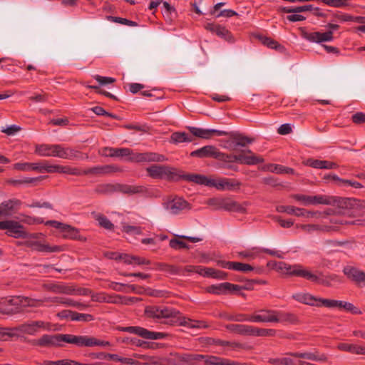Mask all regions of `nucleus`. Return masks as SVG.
<instances>
[{
	"label": "nucleus",
	"instance_id": "obj_23",
	"mask_svg": "<svg viewBox=\"0 0 365 365\" xmlns=\"http://www.w3.org/2000/svg\"><path fill=\"white\" fill-rule=\"evenodd\" d=\"M63 334H58L54 335L44 334L35 342V344L41 346H58L63 342Z\"/></svg>",
	"mask_w": 365,
	"mask_h": 365
},
{
	"label": "nucleus",
	"instance_id": "obj_39",
	"mask_svg": "<svg viewBox=\"0 0 365 365\" xmlns=\"http://www.w3.org/2000/svg\"><path fill=\"white\" fill-rule=\"evenodd\" d=\"M235 155H227L223 153H221L218 151L217 155L215 159H217L220 160L221 162L224 163V165H222V168H230L233 169L234 170H237V168L236 167H234L231 165H229L228 163H235Z\"/></svg>",
	"mask_w": 365,
	"mask_h": 365
},
{
	"label": "nucleus",
	"instance_id": "obj_30",
	"mask_svg": "<svg viewBox=\"0 0 365 365\" xmlns=\"http://www.w3.org/2000/svg\"><path fill=\"white\" fill-rule=\"evenodd\" d=\"M42 163H18L14 165V168L21 171L35 170L42 173Z\"/></svg>",
	"mask_w": 365,
	"mask_h": 365
},
{
	"label": "nucleus",
	"instance_id": "obj_22",
	"mask_svg": "<svg viewBox=\"0 0 365 365\" xmlns=\"http://www.w3.org/2000/svg\"><path fill=\"white\" fill-rule=\"evenodd\" d=\"M40 301L39 306L42 303H49L51 304H61L68 307H78V308H84L86 306L77 302L69 298L59 297H44L43 299H38Z\"/></svg>",
	"mask_w": 365,
	"mask_h": 365
},
{
	"label": "nucleus",
	"instance_id": "obj_48",
	"mask_svg": "<svg viewBox=\"0 0 365 365\" xmlns=\"http://www.w3.org/2000/svg\"><path fill=\"white\" fill-rule=\"evenodd\" d=\"M94 217L98 222L100 226L106 230H113L114 227L113 224L104 215L101 214H95Z\"/></svg>",
	"mask_w": 365,
	"mask_h": 365
},
{
	"label": "nucleus",
	"instance_id": "obj_21",
	"mask_svg": "<svg viewBox=\"0 0 365 365\" xmlns=\"http://www.w3.org/2000/svg\"><path fill=\"white\" fill-rule=\"evenodd\" d=\"M235 162L245 165H257L264 162V159L255 155L250 150H242L240 154L235 155Z\"/></svg>",
	"mask_w": 365,
	"mask_h": 365
},
{
	"label": "nucleus",
	"instance_id": "obj_7",
	"mask_svg": "<svg viewBox=\"0 0 365 365\" xmlns=\"http://www.w3.org/2000/svg\"><path fill=\"white\" fill-rule=\"evenodd\" d=\"M327 27L329 29L326 32L302 31V36L307 41L322 43L323 42H331L334 39V31L339 29V26L334 24H328Z\"/></svg>",
	"mask_w": 365,
	"mask_h": 365
},
{
	"label": "nucleus",
	"instance_id": "obj_26",
	"mask_svg": "<svg viewBox=\"0 0 365 365\" xmlns=\"http://www.w3.org/2000/svg\"><path fill=\"white\" fill-rule=\"evenodd\" d=\"M120 295L118 294H109L106 292H98L91 294V300L99 303H109L114 304H119Z\"/></svg>",
	"mask_w": 365,
	"mask_h": 365
},
{
	"label": "nucleus",
	"instance_id": "obj_60",
	"mask_svg": "<svg viewBox=\"0 0 365 365\" xmlns=\"http://www.w3.org/2000/svg\"><path fill=\"white\" fill-rule=\"evenodd\" d=\"M60 168L61 165H50L46 162H43L42 163V173L45 171L48 173H60Z\"/></svg>",
	"mask_w": 365,
	"mask_h": 365
},
{
	"label": "nucleus",
	"instance_id": "obj_20",
	"mask_svg": "<svg viewBox=\"0 0 365 365\" xmlns=\"http://www.w3.org/2000/svg\"><path fill=\"white\" fill-rule=\"evenodd\" d=\"M188 130L194 136L202 139H210L213 135L223 136L228 134L227 132L224 130H219L216 129H205L192 126L188 127Z\"/></svg>",
	"mask_w": 365,
	"mask_h": 365
},
{
	"label": "nucleus",
	"instance_id": "obj_51",
	"mask_svg": "<svg viewBox=\"0 0 365 365\" xmlns=\"http://www.w3.org/2000/svg\"><path fill=\"white\" fill-rule=\"evenodd\" d=\"M339 309H344L354 314L359 313L358 309L351 303L336 300V307Z\"/></svg>",
	"mask_w": 365,
	"mask_h": 365
},
{
	"label": "nucleus",
	"instance_id": "obj_32",
	"mask_svg": "<svg viewBox=\"0 0 365 365\" xmlns=\"http://www.w3.org/2000/svg\"><path fill=\"white\" fill-rule=\"evenodd\" d=\"M102 155L110 157H130L131 150L129 148H106Z\"/></svg>",
	"mask_w": 365,
	"mask_h": 365
},
{
	"label": "nucleus",
	"instance_id": "obj_5",
	"mask_svg": "<svg viewBox=\"0 0 365 365\" xmlns=\"http://www.w3.org/2000/svg\"><path fill=\"white\" fill-rule=\"evenodd\" d=\"M148 175L154 179L178 180L181 179V172L173 167L163 165H152L146 168Z\"/></svg>",
	"mask_w": 365,
	"mask_h": 365
},
{
	"label": "nucleus",
	"instance_id": "obj_62",
	"mask_svg": "<svg viewBox=\"0 0 365 365\" xmlns=\"http://www.w3.org/2000/svg\"><path fill=\"white\" fill-rule=\"evenodd\" d=\"M127 290L125 289V293L133 292L138 294H143L145 293V288L135 284H127Z\"/></svg>",
	"mask_w": 365,
	"mask_h": 365
},
{
	"label": "nucleus",
	"instance_id": "obj_17",
	"mask_svg": "<svg viewBox=\"0 0 365 365\" xmlns=\"http://www.w3.org/2000/svg\"><path fill=\"white\" fill-rule=\"evenodd\" d=\"M243 287L231 284L230 282H223L218 284H213L207 288V292L214 294H225L240 291Z\"/></svg>",
	"mask_w": 365,
	"mask_h": 365
},
{
	"label": "nucleus",
	"instance_id": "obj_61",
	"mask_svg": "<svg viewBox=\"0 0 365 365\" xmlns=\"http://www.w3.org/2000/svg\"><path fill=\"white\" fill-rule=\"evenodd\" d=\"M108 19L110 20L113 22L115 23H120L123 25L130 26H137V24L135 21L120 18V17H115V16H108Z\"/></svg>",
	"mask_w": 365,
	"mask_h": 365
},
{
	"label": "nucleus",
	"instance_id": "obj_1",
	"mask_svg": "<svg viewBox=\"0 0 365 365\" xmlns=\"http://www.w3.org/2000/svg\"><path fill=\"white\" fill-rule=\"evenodd\" d=\"M145 313L148 317L165 324H180L188 328H203L206 327L203 322L181 317L180 312L171 307L149 306L145 308Z\"/></svg>",
	"mask_w": 365,
	"mask_h": 365
},
{
	"label": "nucleus",
	"instance_id": "obj_58",
	"mask_svg": "<svg viewBox=\"0 0 365 365\" xmlns=\"http://www.w3.org/2000/svg\"><path fill=\"white\" fill-rule=\"evenodd\" d=\"M229 205L227 206V211L237 212L244 213L246 211L245 207L242 205L239 204L237 202L229 199Z\"/></svg>",
	"mask_w": 365,
	"mask_h": 365
},
{
	"label": "nucleus",
	"instance_id": "obj_57",
	"mask_svg": "<svg viewBox=\"0 0 365 365\" xmlns=\"http://www.w3.org/2000/svg\"><path fill=\"white\" fill-rule=\"evenodd\" d=\"M60 173L79 176L82 175V170L68 165H61Z\"/></svg>",
	"mask_w": 365,
	"mask_h": 365
},
{
	"label": "nucleus",
	"instance_id": "obj_50",
	"mask_svg": "<svg viewBox=\"0 0 365 365\" xmlns=\"http://www.w3.org/2000/svg\"><path fill=\"white\" fill-rule=\"evenodd\" d=\"M255 268L249 264L233 262L232 266L231 267V270L242 272H248L253 271Z\"/></svg>",
	"mask_w": 365,
	"mask_h": 365
},
{
	"label": "nucleus",
	"instance_id": "obj_12",
	"mask_svg": "<svg viewBox=\"0 0 365 365\" xmlns=\"http://www.w3.org/2000/svg\"><path fill=\"white\" fill-rule=\"evenodd\" d=\"M165 209L172 215H178L184 210L191 209L190 205L183 198L175 197L163 203Z\"/></svg>",
	"mask_w": 365,
	"mask_h": 365
},
{
	"label": "nucleus",
	"instance_id": "obj_63",
	"mask_svg": "<svg viewBox=\"0 0 365 365\" xmlns=\"http://www.w3.org/2000/svg\"><path fill=\"white\" fill-rule=\"evenodd\" d=\"M317 302L319 304L317 307H325L328 308H335L336 307V300L317 298Z\"/></svg>",
	"mask_w": 365,
	"mask_h": 365
},
{
	"label": "nucleus",
	"instance_id": "obj_47",
	"mask_svg": "<svg viewBox=\"0 0 365 365\" xmlns=\"http://www.w3.org/2000/svg\"><path fill=\"white\" fill-rule=\"evenodd\" d=\"M215 34L229 42H233L234 41L232 34L225 26L217 25Z\"/></svg>",
	"mask_w": 365,
	"mask_h": 365
},
{
	"label": "nucleus",
	"instance_id": "obj_25",
	"mask_svg": "<svg viewBox=\"0 0 365 365\" xmlns=\"http://www.w3.org/2000/svg\"><path fill=\"white\" fill-rule=\"evenodd\" d=\"M289 354L296 358L305 359L316 362H324L327 360V356L324 354H322L318 351L294 352L290 353Z\"/></svg>",
	"mask_w": 365,
	"mask_h": 365
},
{
	"label": "nucleus",
	"instance_id": "obj_41",
	"mask_svg": "<svg viewBox=\"0 0 365 365\" xmlns=\"http://www.w3.org/2000/svg\"><path fill=\"white\" fill-rule=\"evenodd\" d=\"M19 334L16 333V327H0V341H8L13 337H17Z\"/></svg>",
	"mask_w": 365,
	"mask_h": 365
},
{
	"label": "nucleus",
	"instance_id": "obj_4",
	"mask_svg": "<svg viewBox=\"0 0 365 365\" xmlns=\"http://www.w3.org/2000/svg\"><path fill=\"white\" fill-rule=\"evenodd\" d=\"M274 269L282 274L289 277H298L313 282L319 281V277L301 264H289L284 262L275 264Z\"/></svg>",
	"mask_w": 365,
	"mask_h": 365
},
{
	"label": "nucleus",
	"instance_id": "obj_43",
	"mask_svg": "<svg viewBox=\"0 0 365 365\" xmlns=\"http://www.w3.org/2000/svg\"><path fill=\"white\" fill-rule=\"evenodd\" d=\"M61 233L64 238L82 240L80 238L78 230L66 224L63 226Z\"/></svg>",
	"mask_w": 365,
	"mask_h": 365
},
{
	"label": "nucleus",
	"instance_id": "obj_6",
	"mask_svg": "<svg viewBox=\"0 0 365 365\" xmlns=\"http://www.w3.org/2000/svg\"><path fill=\"white\" fill-rule=\"evenodd\" d=\"M63 342L75 344L77 346H108L110 345L108 341H104L93 336L86 335L63 334Z\"/></svg>",
	"mask_w": 365,
	"mask_h": 365
},
{
	"label": "nucleus",
	"instance_id": "obj_9",
	"mask_svg": "<svg viewBox=\"0 0 365 365\" xmlns=\"http://www.w3.org/2000/svg\"><path fill=\"white\" fill-rule=\"evenodd\" d=\"M15 327L17 334L19 332L29 335H35L41 329L46 331L51 329V323L42 320L29 321Z\"/></svg>",
	"mask_w": 365,
	"mask_h": 365
},
{
	"label": "nucleus",
	"instance_id": "obj_24",
	"mask_svg": "<svg viewBox=\"0 0 365 365\" xmlns=\"http://www.w3.org/2000/svg\"><path fill=\"white\" fill-rule=\"evenodd\" d=\"M21 205V202L17 199H11L2 202L0 204V217H10Z\"/></svg>",
	"mask_w": 365,
	"mask_h": 365
},
{
	"label": "nucleus",
	"instance_id": "obj_10",
	"mask_svg": "<svg viewBox=\"0 0 365 365\" xmlns=\"http://www.w3.org/2000/svg\"><path fill=\"white\" fill-rule=\"evenodd\" d=\"M292 197L304 206L312 205H329L331 202V198L326 195L311 196L302 194H294L292 195Z\"/></svg>",
	"mask_w": 365,
	"mask_h": 365
},
{
	"label": "nucleus",
	"instance_id": "obj_14",
	"mask_svg": "<svg viewBox=\"0 0 365 365\" xmlns=\"http://www.w3.org/2000/svg\"><path fill=\"white\" fill-rule=\"evenodd\" d=\"M123 331L137 334L147 339H161L166 336L164 333L151 331L140 327H126L123 328Z\"/></svg>",
	"mask_w": 365,
	"mask_h": 365
},
{
	"label": "nucleus",
	"instance_id": "obj_55",
	"mask_svg": "<svg viewBox=\"0 0 365 365\" xmlns=\"http://www.w3.org/2000/svg\"><path fill=\"white\" fill-rule=\"evenodd\" d=\"M330 222L333 224H334L335 225H333L334 227H336V230H337V228H338V226L337 225H363V222L364 221L361 220H353V221H347V220H341V219H337V218H331Z\"/></svg>",
	"mask_w": 365,
	"mask_h": 365
},
{
	"label": "nucleus",
	"instance_id": "obj_56",
	"mask_svg": "<svg viewBox=\"0 0 365 365\" xmlns=\"http://www.w3.org/2000/svg\"><path fill=\"white\" fill-rule=\"evenodd\" d=\"M268 361L273 365H295L289 357L271 358Z\"/></svg>",
	"mask_w": 365,
	"mask_h": 365
},
{
	"label": "nucleus",
	"instance_id": "obj_16",
	"mask_svg": "<svg viewBox=\"0 0 365 365\" xmlns=\"http://www.w3.org/2000/svg\"><path fill=\"white\" fill-rule=\"evenodd\" d=\"M343 272L344 274L358 287H365V272L351 266L345 267Z\"/></svg>",
	"mask_w": 365,
	"mask_h": 365
},
{
	"label": "nucleus",
	"instance_id": "obj_40",
	"mask_svg": "<svg viewBox=\"0 0 365 365\" xmlns=\"http://www.w3.org/2000/svg\"><path fill=\"white\" fill-rule=\"evenodd\" d=\"M117 190L124 193L133 195L137 193H141L145 191V187L143 186L130 185H117Z\"/></svg>",
	"mask_w": 365,
	"mask_h": 365
},
{
	"label": "nucleus",
	"instance_id": "obj_8",
	"mask_svg": "<svg viewBox=\"0 0 365 365\" xmlns=\"http://www.w3.org/2000/svg\"><path fill=\"white\" fill-rule=\"evenodd\" d=\"M42 236L41 233L33 234L27 236L28 239L24 242V245L32 250L41 252H60L63 250L61 246H51L48 244H44L38 240V237Z\"/></svg>",
	"mask_w": 365,
	"mask_h": 365
},
{
	"label": "nucleus",
	"instance_id": "obj_2",
	"mask_svg": "<svg viewBox=\"0 0 365 365\" xmlns=\"http://www.w3.org/2000/svg\"><path fill=\"white\" fill-rule=\"evenodd\" d=\"M35 153L41 157H54L66 160H83L88 156L80 151L61 144H39L35 146Z\"/></svg>",
	"mask_w": 365,
	"mask_h": 365
},
{
	"label": "nucleus",
	"instance_id": "obj_38",
	"mask_svg": "<svg viewBox=\"0 0 365 365\" xmlns=\"http://www.w3.org/2000/svg\"><path fill=\"white\" fill-rule=\"evenodd\" d=\"M123 262L127 264H132V265H143V264H150V261L148 259H146L145 258L140 257L135 255H130L128 254H125V255H123Z\"/></svg>",
	"mask_w": 365,
	"mask_h": 365
},
{
	"label": "nucleus",
	"instance_id": "obj_13",
	"mask_svg": "<svg viewBox=\"0 0 365 365\" xmlns=\"http://www.w3.org/2000/svg\"><path fill=\"white\" fill-rule=\"evenodd\" d=\"M129 159L135 163H143V162H164L167 160V158L165 155L158 154L156 153H133L131 152L130 157Z\"/></svg>",
	"mask_w": 365,
	"mask_h": 365
},
{
	"label": "nucleus",
	"instance_id": "obj_54",
	"mask_svg": "<svg viewBox=\"0 0 365 365\" xmlns=\"http://www.w3.org/2000/svg\"><path fill=\"white\" fill-rule=\"evenodd\" d=\"M105 359H112L117 361H120L121 363H124L126 364L133 365L135 364V361L130 358H124V357H120L117 354H107L106 355H104Z\"/></svg>",
	"mask_w": 365,
	"mask_h": 365
},
{
	"label": "nucleus",
	"instance_id": "obj_52",
	"mask_svg": "<svg viewBox=\"0 0 365 365\" xmlns=\"http://www.w3.org/2000/svg\"><path fill=\"white\" fill-rule=\"evenodd\" d=\"M117 189H118L117 185H111V184H104V185H98L96 188V192L97 193H100V194H108V193H111L114 191H116Z\"/></svg>",
	"mask_w": 365,
	"mask_h": 365
},
{
	"label": "nucleus",
	"instance_id": "obj_42",
	"mask_svg": "<svg viewBox=\"0 0 365 365\" xmlns=\"http://www.w3.org/2000/svg\"><path fill=\"white\" fill-rule=\"evenodd\" d=\"M228 329L232 331L243 334V335H250L251 336V333L252 331V326L245 325V324H231L229 325Z\"/></svg>",
	"mask_w": 365,
	"mask_h": 365
},
{
	"label": "nucleus",
	"instance_id": "obj_15",
	"mask_svg": "<svg viewBox=\"0 0 365 365\" xmlns=\"http://www.w3.org/2000/svg\"><path fill=\"white\" fill-rule=\"evenodd\" d=\"M262 252L267 253L272 256H277L281 257V255L277 253V251L272 250L266 248H260L257 247H252L245 250H242L237 252L238 257L246 259L247 260H253L256 259Z\"/></svg>",
	"mask_w": 365,
	"mask_h": 365
},
{
	"label": "nucleus",
	"instance_id": "obj_36",
	"mask_svg": "<svg viewBox=\"0 0 365 365\" xmlns=\"http://www.w3.org/2000/svg\"><path fill=\"white\" fill-rule=\"evenodd\" d=\"M181 178H184L188 181L194 182L199 185H204L210 187V182L212 178H208L205 175H197V174H192V175H182Z\"/></svg>",
	"mask_w": 365,
	"mask_h": 365
},
{
	"label": "nucleus",
	"instance_id": "obj_33",
	"mask_svg": "<svg viewBox=\"0 0 365 365\" xmlns=\"http://www.w3.org/2000/svg\"><path fill=\"white\" fill-rule=\"evenodd\" d=\"M46 178V176H38L36 178L24 177L20 179H10L8 180V183L13 185H19L24 184L37 185L38 182L42 181Z\"/></svg>",
	"mask_w": 365,
	"mask_h": 365
},
{
	"label": "nucleus",
	"instance_id": "obj_34",
	"mask_svg": "<svg viewBox=\"0 0 365 365\" xmlns=\"http://www.w3.org/2000/svg\"><path fill=\"white\" fill-rule=\"evenodd\" d=\"M205 365H247V364L239 363L227 359L217 356L207 357Z\"/></svg>",
	"mask_w": 365,
	"mask_h": 365
},
{
	"label": "nucleus",
	"instance_id": "obj_3",
	"mask_svg": "<svg viewBox=\"0 0 365 365\" xmlns=\"http://www.w3.org/2000/svg\"><path fill=\"white\" fill-rule=\"evenodd\" d=\"M240 322H289L294 323L297 321L296 317L290 313L277 312L272 309H260L254 314L250 315L247 319H237Z\"/></svg>",
	"mask_w": 365,
	"mask_h": 365
},
{
	"label": "nucleus",
	"instance_id": "obj_49",
	"mask_svg": "<svg viewBox=\"0 0 365 365\" xmlns=\"http://www.w3.org/2000/svg\"><path fill=\"white\" fill-rule=\"evenodd\" d=\"M335 18L342 22H347V21H356L359 23H364V21L363 17L356 16L354 17L350 14H337L335 15Z\"/></svg>",
	"mask_w": 365,
	"mask_h": 365
},
{
	"label": "nucleus",
	"instance_id": "obj_37",
	"mask_svg": "<svg viewBox=\"0 0 365 365\" xmlns=\"http://www.w3.org/2000/svg\"><path fill=\"white\" fill-rule=\"evenodd\" d=\"M113 171V169L109 165L105 166H96L86 170H82L83 175H102L108 174Z\"/></svg>",
	"mask_w": 365,
	"mask_h": 365
},
{
	"label": "nucleus",
	"instance_id": "obj_29",
	"mask_svg": "<svg viewBox=\"0 0 365 365\" xmlns=\"http://www.w3.org/2000/svg\"><path fill=\"white\" fill-rule=\"evenodd\" d=\"M296 301L309 306H318L317 298L309 293L299 292L294 294L292 297Z\"/></svg>",
	"mask_w": 365,
	"mask_h": 365
},
{
	"label": "nucleus",
	"instance_id": "obj_31",
	"mask_svg": "<svg viewBox=\"0 0 365 365\" xmlns=\"http://www.w3.org/2000/svg\"><path fill=\"white\" fill-rule=\"evenodd\" d=\"M297 227L302 229L306 232L310 233L314 231L332 232L336 230L334 226L318 225H299Z\"/></svg>",
	"mask_w": 365,
	"mask_h": 365
},
{
	"label": "nucleus",
	"instance_id": "obj_27",
	"mask_svg": "<svg viewBox=\"0 0 365 365\" xmlns=\"http://www.w3.org/2000/svg\"><path fill=\"white\" fill-rule=\"evenodd\" d=\"M43 287L46 290L57 294H73L74 292L72 287L58 283L44 284Z\"/></svg>",
	"mask_w": 365,
	"mask_h": 365
},
{
	"label": "nucleus",
	"instance_id": "obj_46",
	"mask_svg": "<svg viewBox=\"0 0 365 365\" xmlns=\"http://www.w3.org/2000/svg\"><path fill=\"white\" fill-rule=\"evenodd\" d=\"M337 349L351 354H359L360 346L353 344L340 343L337 345Z\"/></svg>",
	"mask_w": 365,
	"mask_h": 365
},
{
	"label": "nucleus",
	"instance_id": "obj_18",
	"mask_svg": "<svg viewBox=\"0 0 365 365\" xmlns=\"http://www.w3.org/2000/svg\"><path fill=\"white\" fill-rule=\"evenodd\" d=\"M240 185L237 180L226 178L212 179L210 182V187H215L219 190H232L239 188Z\"/></svg>",
	"mask_w": 365,
	"mask_h": 365
},
{
	"label": "nucleus",
	"instance_id": "obj_11",
	"mask_svg": "<svg viewBox=\"0 0 365 365\" xmlns=\"http://www.w3.org/2000/svg\"><path fill=\"white\" fill-rule=\"evenodd\" d=\"M0 230H6L8 235L14 238H25L28 236L24 226L14 220L0 221Z\"/></svg>",
	"mask_w": 365,
	"mask_h": 365
},
{
	"label": "nucleus",
	"instance_id": "obj_59",
	"mask_svg": "<svg viewBox=\"0 0 365 365\" xmlns=\"http://www.w3.org/2000/svg\"><path fill=\"white\" fill-rule=\"evenodd\" d=\"M93 319V317L89 314L78 313L75 312L72 314V321L91 322Z\"/></svg>",
	"mask_w": 365,
	"mask_h": 365
},
{
	"label": "nucleus",
	"instance_id": "obj_53",
	"mask_svg": "<svg viewBox=\"0 0 365 365\" xmlns=\"http://www.w3.org/2000/svg\"><path fill=\"white\" fill-rule=\"evenodd\" d=\"M274 334L275 330L274 329H259L254 327H252V331L251 333V336H274Z\"/></svg>",
	"mask_w": 365,
	"mask_h": 365
},
{
	"label": "nucleus",
	"instance_id": "obj_64",
	"mask_svg": "<svg viewBox=\"0 0 365 365\" xmlns=\"http://www.w3.org/2000/svg\"><path fill=\"white\" fill-rule=\"evenodd\" d=\"M170 247L175 250H180L183 248H188L187 244L178 239H172L170 240Z\"/></svg>",
	"mask_w": 365,
	"mask_h": 365
},
{
	"label": "nucleus",
	"instance_id": "obj_45",
	"mask_svg": "<svg viewBox=\"0 0 365 365\" xmlns=\"http://www.w3.org/2000/svg\"><path fill=\"white\" fill-rule=\"evenodd\" d=\"M267 170L277 174H293L294 170L291 168L284 167L277 164H269L267 165Z\"/></svg>",
	"mask_w": 365,
	"mask_h": 365
},
{
	"label": "nucleus",
	"instance_id": "obj_44",
	"mask_svg": "<svg viewBox=\"0 0 365 365\" xmlns=\"http://www.w3.org/2000/svg\"><path fill=\"white\" fill-rule=\"evenodd\" d=\"M192 140L193 138L184 132H175L173 133L171 135V142L174 143H180L184 142L190 143Z\"/></svg>",
	"mask_w": 365,
	"mask_h": 365
},
{
	"label": "nucleus",
	"instance_id": "obj_19",
	"mask_svg": "<svg viewBox=\"0 0 365 365\" xmlns=\"http://www.w3.org/2000/svg\"><path fill=\"white\" fill-rule=\"evenodd\" d=\"M8 305L14 306L16 308L26 307H39L40 301L36 299L22 296H16L6 299Z\"/></svg>",
	"mask_w": 365,
	"mask_h": 365
},
{
	"label": "nucleus",
	"instance_id": "obj_28",
	"mask_svg": "<svg viewBox=\"0 0 365 365\" xmlns=\"http://www.w3.org/2000/svg\"><path fill=\"white\" fill-rule=\"evenodd\" d=\"M218 150L212 145H206L200 149L192 151L190 153L192 157L207 158L212 157L216 158Z\"/></svg>",
	"mask_w": 365,
	"mask_h": 365
},
{
	"label": "nucleus",
	"instance_id": "obj_35",
	"mask_svg": "<svg viewBox=\"0 0 365 365\" xmlns=\"http://www.w3.org/2000/svg\"><path fill=\"white\" fill-rule=\"evenodd\" d=\"M230 198L212 197L207 200L206 204L215 210H227Z\"/></svg>",
	"mask_w": 365,
	"mask_h": 365
}]
</instances>
